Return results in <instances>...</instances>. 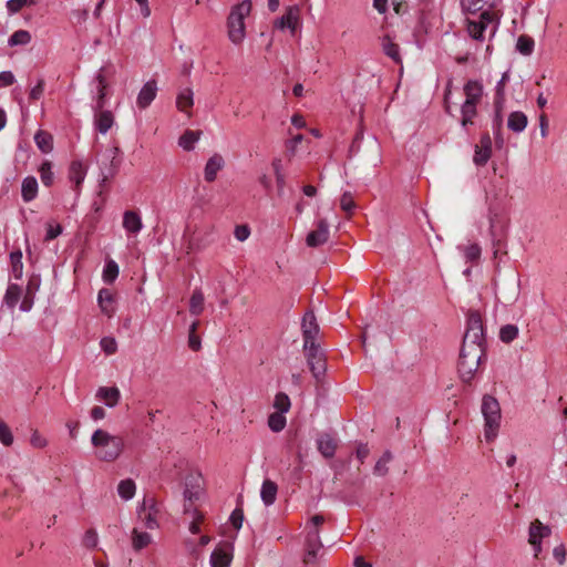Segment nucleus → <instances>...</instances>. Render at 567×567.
<instances>
[{
  "mask_svg": "<svg viewBox=\"0 0 567 567\" xmlns=\"http://www.w3.org/2000/svg\"><path fill=\"white\" fill-rule=\"evenodd\" d=\"M486 358V339L484 334L483 319L477 310L467 313L466 331L463 338L457 370L461 379L470 383Z\"/></svg>",
  "mask_w": 567,
  "mask_h": 567,
  "instance_id": "f257e3e1",
  "label": "nucleus"
},
{
  "mask_svg": "<svg viewBox=\"0 0 567 567\" xmlns=\"http://www.w3.org/2000/svg\"><path fill=\"white\" fill-rule=\"evenodd\" d=\"M91 443L95 449L96 458L104 462L115 461L124 449V441L122 436L111 435L102 429L94 431L91 437Z\"/></svg>",
  "mask_w": 567,
  "mask_h": 567,
  "instance_id": "f03ea898",
  "label": "nucleus"
},
{
  "mask_svg": "<svg viewBox=\"0 0 567 567\" xmlns=\"http://www.w3.org/2000/svg\"><path fill=\"white\" fill-rule=\"evenodd\" d=\"M465 101L461 105V125L467 127L474 124L477 116V106L483 99V84L476 80H468L463 87Z\"/></svg>",
  "mask_w": 567,
  "mask_h": 567,
  "instance_id": "7ed1b4c3",
  "label": "nucleus"
},
{
  "mask_svg": "<svg viewBox=\"0 0 567 567\" xmlns=\"http://www.w3.org/2000/svg\"><path fill=\"white\" fill-rule=\"evenodd\" d=\"M502 18L501 9L484 10L477 19H466V30L468 35L476 41H484V32L491 27V37H493L499 25Z\"/></svg>",
  "mask_w": 567,
  "mask_h": 567,
  "instance_id": "20e7f679",
  "label": "nucleus"
},
{
  "mask_svg": "<svg viewBox=\"0 0 567 567\" xmlns=\"http://www.w3.org/2000/svg\"><path fill=\"white\" fill-rule=\"evenodd\" d=\"M251 11V1L244 0L243 2L233 7L228 20V37L229 40L239 44L245 38V18L249 16Z\"/></svg>",
  "mask_w": 567,
  "mask_h": 567,
  "instance_id": "39448f33",
  "label": "nucleus"
},
{
  "mask_svg": "<svg viewBox=\"0 0 567 567\" xmlns=\"http://www.w3.org/2000/svg\"><path fill=\"white\" fill-rule=\"evenodd\" d=\"M482 413L485 420V439L486 441H493L497 436L501 421V406L498 401L492 395H484Z\"/></svg>",
  "mask_w": 567,
  "mask_h": 567,
  "instance_id": "423d86ee",
  "label": "nucleus"
},
{
  "mask_svg": "<svg viewBox=\"0 0 567 567\" xmlns=\"http://www.w3.org/2000/svg\"><path fill=\"white\" fill-rule=\"evenodd\" d=\"M489 233L492 236L494 258H498L499 254L505 255L503 250L507 236V219L499 213L489 208Z\"/></svg>",
  "mask_w": 567,
  "mask_h": 567,
  "instance_id": "0eeeda50",
  "label": "nucleus"
},
{
  "mask_svg": "<svg viewBox=\"0 0 567 567\" xmlns=\"http://www.w3.org/2000/svg\"><path fill=\"white\" fill-rule=\"evenodd\" d=\"M138 519L147 529L158 527L159 507L154 496L146 495L137 509Z\"/></svg>",
  "mask_w": 567,
  "mask_h": 567,
  "instance_id": "6e6552de",
  "label": "nucleus"
},
{
  "mask_svg": "<svg viewBox=\"0 0 567 567\" xmlns=\"http://www.w3.org/2000/svg\"><path fill=\"white\" fill-rule=\"evenodd\" d=\"M307 355L308 365L310 368V371L312 375L319 380L321 377L324 375L327 365L326 360L323 358V353L320 351L318 344L315 346V349L312 348H303Z\"/></svg>",
  "mask_w": 567,
  "mask_h": 567,
  "instance_id": "1a4fd4ad",
  "label": "nucleus"
},
{
  "mask_svg": "<svg viewBox=\"0 0 567 567\" xmlns=\"http://www.w3.org/2000/svg\"><path fill=\"white\" fill-rule=\"evenodd\" d=\"M322 547L320 535L318 529H311L307 533L305 543V557L303 563L306 565H313L317 560L319 550Z\"/></svg>",
  "mask_w": 567,
  "mask_h": 567,
  "instance_id": "9d476101",
  "label": "nucleus"
},
{
  "mask_svg": "<svg viewBox=\"0 0 567 567\" xmlns=\"http://www.w3.org/2000/svg\"><path fill=\"white\" fill-rule=\"evenodd\" d=\"M302 337L303 348H312L316 346V337L319 332V326L317 323L313 312H306L302 319Z\"/></svg>",
  "mask_w": 567,
  "mask_h": 567,
  "instance_id": "9b49d317",
  "label": "nucleus"
},
{
  "mask_svg": "<svg viewBox=\"0 0 567 567\" xmlns=\"http://www.w3.org/2000/svg\"><path fill=\"white\" fill-rule=\"evenodd\" d=\"M329 239V225L327 219L321 218L316 224V229L307 235L306 243L309 247H319Z\"/></svg>",
  "mask_w": 567,
  "mask_h": 567,
  "instance_id": "f8f14e48",
  "label": "nucleus"
},
{
  "mask_svg": "<svg viewBox=\"0 0 567 567\" xmlns=\"http://www.w3.org/2000/svg\"><path fill=\"white\" fill-rule=\"evenodd\" d=\"M299 16L300 10L297 6L289 7L282 17L276 20L275 27L280 30L289 29L295 33L299 24Z\"/></svg>",
  "mask_w": 567,
  "mask_h": 567,
  "instance_id": "ddd939ff",
  "label": "nucleus"
},
{
  "mask_svg": "<svg viewBox=\"0 0 567 567\" xmlns=\"http://www.w3.org/2000/svg\"><path fill=\"white\" fill-rule=\"evenodd\" d=\"M499 0H461L463 12L470 14L481 13L484 10L499 9Z\"/></svg>",
  "mask_w": 567,
  "mask_h": 567,
  "instance_id": "4468645a",
  "label": "nucleus"
},
{
  "mask_svg": "<svg viewBox=\"0 0 567 567\" xmlns=\"http://www.w3.org/2000/svg\"><path fill=\"white\" fill-rule=\"evenodd\" d=\"M225 166V161L220 154H214L210 156L204 168V177L208 183H213L219 171Z\"/></svg>",
  "mask_w": 567,
  "mask_h": 567,
  "instance_id": "2eb2a0df",
  "label": "nucleus"
},
{
  "mask_svg": "<svg viewBox=\"0 0 567 567\" xmlns=\"http://www.w3.org/2000/svg\"><path fill=\"white\" fill-rule=\"evenodd\" d=\"M157 92V84L155 80L146 82L137 95V105L140 109H146L154 101Z\"/></svg>",
  "mask_w": 567,
  "mask_h": 567,
  "instance_id": "dca6fc26",
  "label": "nucleus"
},
{
  "mask_svg": "<svg viewBox=\"0 0 567 567\" xmlns=\"http://www.w3.org/2000/svg\"><path fill=\"white\" fill-rule=\"evenodd\" d=\"M233 559L231 547H217L210 555L212 567H229Z\"/></svg>",
  "mask_w": 567,
  "mask_h": 567,
  "instance_id": "f3484780",
  "label": "nucleus"
},
{
  "mask_svg": "<svg viewBox=\"0 0 567 567\" xmlns=\"http://www.w3.org/2000/svg\"><path fill=\"white\" fill-rule=\"evenodd\" d=\"M99 306L104 315L111 318L115 313V299L111 290L103 288L97 296Z\"/></svg>",
  "mask_w": 567,
  "mask_h": 567,
  "instance_id": "a211bd4d",
  "label": "nucleus"
},
{
  "mask_svg": "<svg viewBox=\"0 0 567 567\" xmlns=\"http://www.w3.org/2000/svg\"><path fill=\"white\" fill-rule=\"evenodd\" d=\"M318 451L326 458H331L337 450L338 443L330 434H321L317 440Z\"/></svg>",
  "mask_w": 567,
  "mask_h": 567,
  "instance_id": "6ab92c4d",
  "label": "nucleus"
},
{
  "mask_svg": "<svg viewBox=\"0 0 567 567\" xmlns=\"http://www.w3.org/2000/svg\"><path fill=\"white\" fill-rule=\"evenodd\" d=\"M104 68L100 69L95 78L97 81V99L94 106L95 111H102L106 104V89L109 84L104 74Z\"/></svg>",
  "mask_w": 567,
  "mask_h": 567,
  "instance_id": "aec40b11",
  "label": "nucleus"
},
{
  "mask_svg": "<svg viewBox=\"0 0 567 567\" xmlns=\"http://www.w3.org/2000/svg\"><path fill=\"white\" fill-rule=\"evenodd\" d=\"M86 175V168L80 161H73L69 167V179L74 184V189L79 190Z\"/></svg>",
  "mask_w": 567,
  "mask_h": 567,
  "instance_id": "412c9836",
  "label": "nucleus"
},
{
  "mask_svg": "<svg viewBox=\"0 0 567 567\" xmlns=\"http://www.w3.org/2000/svg\"><path fill=\"white\" fill-rule=\"evenodd\" d=\"M96 398L103 400L107 406L113 408L117 405L121 393L116 386H101L96 392Z\"/></svg>",
  "mask_w": 567,
  "mask_h": 567,
  "instance_id": "4be33fe9",
  "label": "nucleus"
},
{
  "mask_svg": "<svg viewBox=\"0 0 567 567\" xmlns=\"http://www.w3.org/2000/svg\"><path fill=\"white\" fill-rule=\"evenodd\" d=\"M277 493L278 485L269 478L265 480L261 485L260 497L266 506H270L276 502Z\"/></svg>",
  "mask_w": 567,
  "mask_h": 567,
  "instance_id": "5701e85b",
  "label": "nucleus"
},
{
  "mask_svg": "<svg viewBox=\"0 0 567 567\" xmlns=\"http://www.w3.org/2000/svg\"><path fill=\"white\" fill-rule=\"evenodd\" d=\"M549 535L550 528L543 525L538 519L530 523L528 538L529 544H537V542H542L543 538L548 537Z\"/></svg>",
  "mask_w": 567,
  "mask_h": 567,
  "instance_id": "b1692460",
  "label": "nucleus"
},
{
  "mask_svg": "<svg viewBox=\"0 0 567 567\" xmlns=\"http://www.w3.org/2000/svg\"><path fill=\"white\" fill-rule=\"evenodd\" d=\"M114 116L111 111H96L94 116V124L96 130L105 134L113 125Z\"/></svg>",
  "mask_w": 567,
  "mask_h": 567,
  "instance_id": "393cba45",
  "label": "nucleus"
},
{
  "mask_svg": "<svg viewBox=\"0 0 567 567\" xmlns=\"http://www.w3.org/2000/svg\"><path fill=\"white\" fill-rule=\"evenodd\" d=\"M123 227L128 233L137 234L143 227L138 213L134 210H126L123 215Z\"/></svg>",
  "mask_w": 567,
  "mask_h": 567,
  "instance_id": "a878e982",
  "label": "nucleus"
},
{
  "mask_svg": "<svg viewBox=\"0 0 567 567\" xmlns=\"http://www.w3.org/2000/svg\"><path fill=\"white\" fill-rule=\"evenodd\" d=\"M38 195V182L35 177L28 176L22 181L21 196L23 202L29 203Z\"/></svg>",
  "mask_w": 567,
  "mask_h": 567,
  "instance_id": "bb28decb",
  "label": "nucleus"
},
{
  "mask_svg": "<svg viewBox=\"0 0 567 567\" xmlns=\"http://www.w3.org/2000/svg\"><path fill=\"white\" fill-rule=\"evenodd\" d=\"M34 142L44 154L51 153L53 150V135L48 131L39 130L34 134Z\"/></svg>",
  "mask_w": 567,
  "mask_h": 567,
  "instance_id": "cd10ccee",
  "label": "nucleus"
},
{
  "mask_svg": "<svg viewBox=\"0 0 567 567\" xmlns=\"http://www.w3.org/2000/svg\"><path fill=\"white\" fill-rule=\"evenodd\" d=\"M193 91L189 87L182 90L176 99V106L178 111L190 115V110L194 105Z\"/></svg>",
  "mask_w": 567,
  "mask_h": 567,
  "instance_id": "c85d7f7f",
  "label": "nucleus"
},
{
  "mask_svg": "<svg viewBox=\"0 0 567 567\" xmlns=\"http://www.w3.org/2000/svg\"><path fill=\"white\" fill-rule=\"evenodd\" d=\"M527 123H528L527 116L525 115V113H523L520 111L512 112L508 115L507 126L511 131H513L515 133L523 132L525 130V127L527 126Z\"/></svg>",
  "mask_w": 567,
  "mask_h": 567,
  "instance_id": "c756f323",
  "label": "nucleus"
},
{
  "mask_svg": "<svg viewBox=\"0 0 567 567\" xmlns=\"http://www.w3.org/2000/svg\"><path fill=\"white\" fill-rule=\"evenodd\" d=\"M382 48L384 54L391 58L395 63L401 62L400 48L393 42L389 34L382 38Z\"/></svg>",
  "mask_w": 567,
  "mask_h": 567,
  "instance_id": "7c9ffc66",
  "label": "nucleus"
},
{
  "mask_svg": "<svg viewBox=\"0 0 567 567\" xmlns=\"http://www.w3.org/2000/svg\"><path fill=\"white\" fill-rule=\"evenodd\" d=\"M204 295L199 289H195L189 299V312L193 316H199L204 311Z\"/></svg>",
  "mask_w": 567,
  "mask_h": 567,
  "instance_id": "2f4dec72",
  "label": "nucleus"
},
{
  "mask_svg": "<svg viewBox=\"0 0 567 567\" xmlns=\"http://www.w3.org/2000/svg\"><path fill=\"white\" fill-rule=\"evenodd\" d=\"M495 107V116L493 120V131L495 135V144L497 147H502L504 144V138L502 136V125H503V117H502V110L503 107H499L497 105H494Z\"/></svg>",
  "mask_w": 567,
  "mask_h": 567,
  "instance_id": "473e14b6",
  "label": "nucleus"
},
{
  "mask_svg": "<svg viewBox=\"0 0 567 567\" xmlns=\"http://www.w3.org/2000/svg\"><path fill=\"white\" fill-rule=\"evenodd\" d=\"M200 134V131L186 130L184 134L179 137V146L183 147L185 151H192L194 148V144L199 140Z\"/></svg>",
  "mask_w": 567,
  "mask_h": 567,
  "instance_id": "72a5a7b5",
  "label": "nucleus"
},
{
  "mask_svg": "<svg viewBox=\"0 0 567 567\" xmlns=\"http://www.w3.org/2000/svg\"><path fill=\"white\" fill-rule=\"evenodd\" d=\"M509 80L508 72L503 73L502 79L497 82L495 87V99L494 105H497L498 109L503 107L505 102V86L507 81Z\"/></svg>",
  "mask_w": 567,
  "mask_h": 567,
  "instance_id": "f704fd0d",
  "label": "nucleus"
},
{
  "mask_svg": "<svg viewBox=\"0 0 567 567\" xmlns=\"http://www.w3.org/2000/svg\"><path fill=\"white\" fill-rule=\"evenodd\" d=\"M393 455L390 451H385L374 465L373 474L377 476H385L389 473L388 464L392 461Z\"/></svg>",
  "mask_w": 567,
  "mask_h": 567,
  "instance_id": "c9c22d12",
  "label": "nucleus"
},
{
  "mask_svg": "<svg viewBox=\"0 0 567 567\" xmlns=\"http://www.w3.org/2000/svg\"><path fill=\"white\" fill-rule=\"evenodd\" d=\"M39 174L44 186L50 187L53 184L54 173L52 171V163L50 161L42 162L39 167Z\"/></svg>",
  "mask_w": 567,
  "mask_h": 567,
  "instance_id": "e433bc0d",
  "label": "nucleus"
},
{
  "mask_svg": "<svg viewBox=\"0 0 567 567\" xmlns=\"http://www.w3.org/2000/svg\"><path fill=\"white\" fill-rule=\"evenodd\" d=\"M271 166L274 168L275 177H276V184H277V194L278 196L284 195V189L286 185V178L285 175L281 172V159L276 158L272 161Z\"/></svg>",
  "mask_w": 567,
  "mask_h": 567,
  "instance_id": "4c0bfd02",
  "label": "nucleus"
},
{
  "mask_svg": "<svg viewBox=\"0 0 567 567\" xmlns=\"http://www.w3.org/2000/svg\"><path fill=\"white\" fill-rule=\"evenodd\" d=\"M135 489V483L131 478L122 480L117 486L118 495L125 501H128L134 496Z\"/></svg>",
  "mask_w": 567,
  "mask_h": 567,
  "instance_id": "58836bf2",
  "label": "nucleus"
},
{
  "mask_svg": "<svg viewBox=\"0 0 567 567\" xmlns=\"http://www.w3.org/2000/svg\"><path fill=\"white\" fill-rule=\"evenodd\" d=\"M534 45L535 42L533 38L526 34H522L517 39L516 49L523 55H529L534 51Z\"/></svg>",
  "mask_w": 567,
  "mask_h": 567,
  "instance_id": "ea45409f",
  "label": "nucleus"
},
{
  "mask_svg": "<svg viewBox=\"0 0 567 567\" xmlns=\"http://www.w3.org/2000/svg\"><path fill=\"white\" fill-rule=\"evenodd\" d=\"M199 324H200V322L198 320H195L190 324V327H189V331H188V347L193 351H199L200 348H202L200 338L197 334V329H198Z\"/></svg>",
  "mask_w": 567,
  "mask_h": 567,
  "instance_id": "a19ab883",
  "label": "nucleus"
},
{
  "mask_svg": "<svg viewBox=\"0 0 567 567\" xmlns=\"http://www.w3.org/2000/svg\"><path fill=\"white\" fill-rule=\"evenodd\" d=\"M21 297V288L18 285H10L4 295V302L9 308H14Z\"/></svg>",
  "mask_w": 567,
  "mask_h": 567,
  "instance_id": "79ce46f5",
  "label": "nucleus"
},
{
  "mask_svg": "<svg viewBox=\"0 0 567 567\" xmlns=\"http://www.w3.org/2000/svg\"><path fill=\"white\" fill-rule=\"evenodd\" d=\"M151 543V536L147 533L133 529L132 545L135 550L145 548Z\"/></svg>",
  "mask_w": 567,
  "mask_h": 567,
  "instance_id": "37998d69",
  "label": "nucleus"
},
{
  "mask_svg": "<svg viewBox=\"0 0 567 567\" xmlns=\"http://www.w3.org/2000/svg\"><path fill=\"white\" fill-rule=\"evenodd\" d=\"M118 276V266L117 264L110 259L106 261L103 269V280L106 284H112Z\"/></svg>",
  "mask_w": 567,
  "mask_h": 567,
  "instance_id": "c03bdc74",
  "label": "nucleus"
},
{
  "mask_svg": "<svg viewBox=\"0 0 567 567\" xmlns=\"http://www.w3.org/2000/svg\"><path fill=\"white\" fill-rule=\"evenodd\" d=\"M518 336V328L515 324L503 326L499 330V339L504 343H511Z\"/></svg>",
  "mask_w": 567,
  "mask_h": 567,
  "instance_id": "a18cd8bd",
  "label": "nucleus"
},
{
  "mask_svg": "<svg viewBox=\"0 0 567 567\" xmlns=\"http://www.w3.org/2000/svg\"><path fill=\"white\" fill-rule=\"evenodd\" d=\"M10 261L12 267V272L17 279H20L22 276V252L20 250L12 251L10 254Z\"/></svg>",
  "mask_w": 567,
  "mask_h": 567,
  "instance_id": "49530a36",
  "label": "nucleus"
},
{
  "mask_svg": "<svg viewBox=\"0 0 567 567\" xmlns=\"http://www.w3.org/2000/svg\"><path fill=\"white\" fill-rule=\"evenodd\" d=\"M340 207L348 215V217L353 214L357 205L350 192H344L342 194L340 198Z\"/></svg>",
  "mask_w": 567,
  "mask_h": 567,
  "instance_id": "de8ad7c7",
  "label": "nucleus"
},
{
  "mask_svg": "<svg viewBox=\"0 0 567 567\" xmlns=\"http://www.w3.org/2000/svg\"><path fill=\"white\" fill-rule=\"evenodd\" d=\"M290 405H291L290 399L286 393L279 392L276 394L275 401H274V406L277 410V413L284 414V413L288 412L290 409Z\"/></svg>",
  "mask_w": 567,
  "mask_h": 567,
  "instance_id": "09e8293b",
  "label": "nucleus"
},
{
  "mask_svg": "<svg viewBox=\"0 0 567 567\" xmlns=\"http://www.w3.org/2000/svg\"><path fill=\"white\" fill-rule=\"evenodd\" d=\"M31 41V34L27 30H18L9 38V44L13 45H25Z\"/></svg>",
  "mask_w": 567,
  "mask_h": 567,
  "instance_id": "8fccbe9b",
  "label": "nucleus"
},
{
  "mask_svg": "<svg viewBox=\"0 0 567 567\" xmlns=\"http://www.w3.org/2000/svg\"><path fill=\"white\" fill-rule=\"evenodd\" d=\"M268 426L274 432H280L286 426V417L284 416V414L275 412L270 414L268 417Z\"/></svg>",
  "mask_w": 567,
  "mask_h": 567,
  "instance_id": "3c124183",
  "label": "nucleus"
},
{
  "mask_svg": "<svg viewBox=\"0 0 567 567\" xmlns=\"http://www.w3.org/2000/svg\"><path fill=\"white\" fill-rule=\"evenodd\" d=\"M492 156V151L486 148H481L480 146H475V154L473 157L474 163L477 166H484L487 164L488 159Z\"/></svg>",
  "mask_w": 567,
  "mask_h": 567,
  "instance_id": "603ef678",
  "label": "nucleus"
},
{
  "mask_svg": "<svg viewBox=\"0 0 567 567\" xmlns=\"http://www.w3.org/2000/svg\"><path fill=\"white\" fill-rule=\"evenodd\" d=\"M0 442L6 446H10L13 443L12 432L2 420H0Z\"/></svg>",
  "mask_w": 567,
  "mask_h": 567,
  "instance_id": "864d4df0",
  "label": "nucleus"
},
{
  "mask_svg": "<svg viewBox=\"0 0 567 567\" xmlns=\"http://www.w3.org/2000/svg\"><path fill=\"white\" fill-rule=\"evenodd\" d=\"M27 4H35L34 0H9L7 9L10 13H18Z\"/></svg>",
  "mask_w": 567,
  "mask_h": 567,
  "instance_id": "5fc2aeb1",
  "label": "nucleus"
},
{
  "mask_svg": "<svg viewBox=\"0 0 567 567\" xmlns=\"http://www.w3.org/2000/svg\"><path fill=\"white\" fill-rule=\"evenodd\" d=\"M230 524L233 525V527L235 529H240L241 528V525H243V522H244V511L243 508H235L233 511V513L230 514Z\"/></svg>",
  "mask_w": 567,
  "mask_h": 567,
  "instance_id": "6e6d98bb",
  "label": "nucleus"
},
{
  "mask_svg": "<svg viewBox=\"0 0 567 567\" xmlns=\"http://www.w3.org/2000/svg\"><path fill=\"white\" fill-rule=\"evenodd\" d=\"M45 81L43 79H39L35 86H33L29 93V99L31 101H38L42 97L44 92Z\"/></svg>",
  "mask_w": 567,
  "mask_h": 567,
  "instance_id": "4d7b16f0",
  "label": "nucleus"
},
{
  "mask_svg": "<svg viewBox=\"0 0 567 567\" xmlns=\"http://www.w3.org/2000/svg\"><path fill=\"white\" fill-rule=\"evenodd\" d=\"M83 546L86 548H94L97 545V534L94 529H87L83 537Z\"/></svg>",
  "mask_w": 567,
  "mask_h": 567,
  "instance_id": "13d9d810",
  "label": "nucleus"
},
{
  "mask_svg": "<svg viewBox=\"0 0 567 567\" xmlns=\"http://www.w3.org/2000/svg\"><path fill=\"white\" fill-rule=\"evenodd\" d=\"M63 228L60 224H51L49 223L47 225V234H45V238L44 240L45 241H50V240H53L55 239L59 235H61Z\"/></svg>",
  "mask_w": 567,
  "mask_h": 567,
  "instance_id": "bf43d9fd",
  "label": "nucleus"
},
{
  "mask_svg": "<svg viewBox=\"0 0 567 567\" xmlns=\"http://www.w3.org/2000/svg\"><path fill=\"white\" fill-rule=\"evenodd\" d=\"M101 347L106 354H113L117 350V343L114 338L105 337L101 340Z\"/></svg>",
  "mask_w": 567,
  "mask_h": 567,
  "instance_id": "052dcab7",
  "label": "nucleus"
},
{
  "mask_svg": "<svg viewBox=\"0 0 567 567\" xmlns=\"http://www.w3.org/2000/svg\"><path fill=\"white\" fill-rule=\"evenodd\" d=\"M481 257V247L477 244H473L466 247L465 258L468 261H476Z\"/></svg>",
  "mask_w": 567,
  "mask_h": 567,
  "instance_id": "680f3d73",
  "label": "nucleus"
},
{
  "mask_svg": "<svg viewBox=\"0 0 567 567\" xmlns=\"http://www.w3.org/2000/svg\"><path fill=\"white\" fill-rule=\"evenodd\" d=\"M204 520V515L198 512L197 509H194V519L189 525V532L192 534H198L200 532V524Z\"/></svg>",
  "mask_w": 567,
  "mask_h": 567,
  "instance_id": "e2e57ef3",
  "label": "nucleus"
},
{
  "mask_svg": "<svg viewBox=\"0 0 567 567\" xmlns=\"http://www.w3.org/2000/svg\"><path fill=\"white\" fill-rule=\"evenodd\" d=\"M234 235L237 240L245 241L250 235V228L248 225H237Z\"/></svg>",
  "mask_w": 567,
  "mask_h": 567,
  "instance_id": "0e129e2a",
  "label": "nucleus"
},
{
  "mask_svg": "<svg viewBox=\"0 0 567 567\" xmlns=\"http://www.w3.org/2000/svg\"><path fill=\"white\" fill-rule=\"evenodd\" d=\"M370 454V449L365 443H359L355 450V456L360 461V463H364L365 458Z\"/></svg>",
  "mask_w": 567,
  "mask_h": 567,
  "instance_id": "69168bd1",
  "label": "nucleus"
},
{
  "mask_svg": "<svg viewBox=\"0 0 567 567\" xmlns=\"http://www.w3.org/2000/svg\"><path fill=\"white\" fill-rule=\"evenodd\" d=\"M14 83V75L10 71H2L0 73V87H7Z\"/></svg>",
  "mask_w": 567,
  "mask_h": 567,
  "instance_id": "338daca9",
  "label": "nucleus"
},
{
  "mask_svg": "<svg viewBox=\"0 0 567 567\" xmlns=\"http://www.w3.org/2000/svg\"><path fill=\"white\" fill-rule=\"evenodd\" d=\"M553 556L559 565H563L566 559V549L564 545H558L553 550Z\"/></svg>",
  "mask_w": 567,
  "mask_h": 567,
  "instance_id": "774afa93",
  "label": "nucleus"
}]
</instances>
